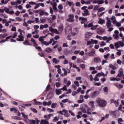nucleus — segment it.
Returning <instances> with one entry per match:
<instances>
[{
  "label": "nucleus",
  "mask_w": 124,
  "mask_h": 124,
  "mask_svg": "<svg viewBox=\"0 0 124 124\" xmlns=\"http://www.w3.org/2000/svg\"><path fill=\"white\" fill-rule=\"evenodd\" d=\"M96 102L99 107L101 108H104L105 106H106V104H107V102L105 101L104 99H102L100 97H98L96 98Z\"/></svg>",
  "instance_id": "obj_1"
},
{
  "label": "nucleus",
  "mask_w": 124,
  "mask_h": 124,
  "mask_svg": "<svg viewBox=\"0 0 124 124\" xmlns=\"http://www.w3.org/2000/svg\"><path fill=\"white\" fill-rule=\"evenodd\" d=\"M114 46L116 49H118L120 47H124V43L122 41H119L117 43H114Z\"/></svg>",
  "instance_id": "obj_2"
},
{
  "label": "nucleus",
  "mask_w": 124,
  "mask_h": 124,
  "mask_svg": "<svg viewBox=\"0 0 124 124\" xmlns=\"http://www.w3.org/2000/svg\"><path fill=\"white\" fill-rule=\"evenodd\" d=\"M68 18L67 19L68 22H70L71 23L74 22V15L69 14L68 16Z\"/></svg>",
  "instance_id": "obj_3"
},
{
  "label": "nucleus",
  "mask_w": 124,
  "mask_h": 124,
  "mask_svg": "<svg viewBox=\"0 0 124 124\" xmlns=\"http://www.w3.org/2000/svg\"><path fill=\"white\" fill-rule=\"evenodd\" d=\"M87 108H88V106L86 104H84L82 106V107L80 108V110L83 112V113H87Z\"/></svg>",
  "instance_id": "obj_4"
},
{
  "label": "nucleus",
  "mask_w": 124,
  "mask_h": 124,
  "mask_svg": "<svg viewBox=\"0 0 124 124\" xmlns=\"http://www.w3.org/2000/svg\"><path fill=\"white\" fill-rule=\"evenodd\" d=\"M78 20L79 21H82L81 22V24H85L86 22L88 21V19L86 18H85L84 17L80 16L78 18Z\"/></svg>",
  "instance_id": "obj_5"
},
{
  "label": "nucleus",
  "mask_w": 124,
  "mask_h": 124,
  "mask_svg": "<svg viewBox=\"0 0 124 124\" xmlns=\"http://www.w3.org/2000/svg\"><path fill=\"white\" fill-rule=\"evenodd\" d=\"M99 94V91H94L92 93V97L93 98H95L97 95Z\"/></svg>",
  "instance_id": "obj_6"
},
{
  "label": "nucleus",
  "mask_w": 124,
  "mask_h": 124,
  "mask_svg": "<svg viewBox=\"0 0 124 124\" xmlns=\"http://www.w3.org/2000/svg\"><path fill=\"white\" fill-rule=\"evenodd\" d=\"M109 113L110 114V116H111V117H112V118H116V116H117L116 114V111H112V110H109L108 111Z\"/></svg>",
  "instance_id": "obj_7"
},
{
  "label": "nucleus",
  "mask_w": 124,
  "mask_h": 124,
  "mask_svg": "<svg viewBox=\"0 0 124 124\" xmlns=\"http://www.w3.org/2000/svg\"><path fill=\"white\" fill-rule=\"evenodd\" d=\"M123 76H124V70L123 69H120L117 77H122Z\"/></svg>",
  "instance_id": "obj_8"
},
{
  "label": "nucleus",
  "mask_w": 124,
  "mask_h": 124,
  "mask_svg": "<svg viewBox=\"0 0 124 124\" xmlns=\"http://www.w3.org/2000/svg\"><path fill=\"white\" fill-rule=\"evenodd\" d=\"M94 62H96L97 63H99L101 62V59L99 57H95L94 58Z\"/></svg>",
  "instance_id": "obj_9"
},
{
  "label": "nucleus",
  "mask_w": 124,
  "mask_h": 124,
  "mask_svg": "<svg viewBox=\"0 0 124 124\" xmlns=\"http://www.w3.org/2000/svg\"><path fill=\"white\" fill-rule=\"evenodd\" d=\"M18 38H16V41H19V42H22L24 41V36L19 35L18 36Z\"/></svg>",
  "instance_id": "obj_10"
},
{
  "label": "nucleus",
  "mask_w": 124,
  "mask_h": 124,
  "mask_svg": "<svg viewBox=\"0 0 124 124\" xmlns=\"http://www.w3.org/2000/svg\"><path fill=\"white\" fill-rule=\"evenodd\" d=\"M23 44L24 45H25V46H31V44H30V41H29L28 40H25L24 42H23Z\"/></svg>",
  "instance_id": "obj_11"
},
{
  "label": "nucleus",
  "mask_w": 124,
  "mask_h": 124,
  "mask_svg": "<svg viewBox=\"0 0 124 124\" xmlns=\"http://www.w3.org/2000/svg\"><path fill=\"white\" fill-rule=\"evenodd\" d=\"M41 124H49V122L47 119H42L41 120Z\"/></svg>",
  "instance_id": "obj_12"
},
{
  "label": "nucleus",
  "mask_w": 124,
  "mask_h": 124,
  "mask_svg": "<svg viewBox=\"0 0 124 124\" xmlns=\"http://www.w3.org/2000/svg\"><path fill=\"white\" fill-rule=\"evenodd\" d=\"M98 23V24H100V25H103V24H105V20L101 18H99Z\"/></svg>",
  "instance_id": "obj_13"
},
{
  "label": "nucleus",
  "mask_w": 124,
  "mask_h": 124,
  "mask_svg": "<svg viewBox=\"0 0 124 124\" xmlns=\"http://www.w3.org/2000/svg\"><path fill=\"white\" fill-rule=\"evenodd\" d=\"M106 26L107 27H108V28H109V27H111V26H112V25L111 24V20L110 19V18H109L107 20Z\"/></svg>",
  "instance_id": "obj_14"
},
{
  "label": "nucleus",
  "mask_w": 124,
  "mask_h": 124,
  "mask_svg": "<svg viewBox=\"0 0 124 124\" xmlns=\"http://www.w3.org/2000/svg\"><path fill=\"white\" fill-rule=\"evenodd\" d=\"M51 107L52 109H54V108H56V107H59V105H58V104H57V103H52L51 104Z\"/></svg>",
  "instance_id": "obj_15"
},
{
  "label": "nucleus",
  "mask_w": 124,
  "mask_h": 124,
  "mask_svg": "<svg viewBox=\"0 0 124 124\" xmlns=\"http://www.w3.org/2000/svg\"><path fill=\"white\" fill-rule=\"evenodd\" d=\"M94 101H91L89 103V105L92 107V108H94Z\"/></svg>",
  "instance_id": "obj_16"
},
{
  "label": "nucleus",
  "mask_w": 124,
  "mask_h": 124,
  "mask_svg": "<svg viewBox=\"0 0 124 124\" xmlns=\"http://www.w3.org/2000/svg\"><path fill=\"white\" fill-rule=\"evenodd\" d=\"M97 32H98V33H103L104 30L103 29L97 28Z\"/></svg>",
  "instance_id": "obj_17"
},
{
  "label": "nucleus",
  "mask_w": 124,
  "mask_h": 124,
  "mask_svg": "<svg viewBox=\"0 0 124 124\" xmlns=\"http://www.w3.org/2000/svg\"><path fill=\"white\" fill-rule=\"evenodd\" d=\"M94 54H95V50H93L89 53V56H90V57H93L94 55Z\"/></svg>",
  "instance_id": "obj_18"
},
{
  "label": "nucleus",
  "mask_w": 124,
  "mask_h": 124,
  "mask_svg": "<svg viewBox=\"0 0 124 124\" xmlns=\"http://www.w3.org/2000/svg\"><path fill=\"white\" fill-rule=\"evenodd\" d=\"M52 62L54 63H55V64H58V63L60 62V60H57V58H53Z\"/></svg>",
  "instance_id": "obj_19"
},
{
  "label": "nucleus",
  "mask_w": 124,
  "mask_h": 124,
  "mask_svg": "<svg viewBox=\"0 0 124 124\" xmlns=\"http://www.w3.org/2000/svg\"><path fill=\"white\" fill-rule=\"evenodd\" d=\"M7 35H8V34L7 33H4L3 34H0V38H1V39L5 38V37H6Z\"/></svg>",
  "instance_id": "obj_20"
},
{
  "label": "nucleus",
  "mask_w": 124,
  "mask_h": 124,
  "mask_svg": "<svg viewBox=\"0 0 124 124\" xmlns=\"http://www.w3.org/2000/svg\"><path fill=\"white\" fill-rule=\"evenodd\" d=\"M62 91L61 90V89H56V94H57L58 95H60V94H62Z\"/></svg>",
  "instance_id": "obj_21"
},
{
  "label": "nucleus",
  "mask_w": 124,
  "mask_h": 124,
  "mask_svg": "<svg viewBox=\"0 0 124 124\" xmlns=\"http://www.w3.org/2000/svg\"><path fill=\"white\" fill-rule=\"evenodd\" d=\"M46 52H47V53H52V52H53V49L50 47H47L46 49Z\"/></svg>",
  "instance_id": "obj_22"
},
{
  "label": "nucleus",
  "mask_w": 124,
  "mask_h": 124,
  "mask_svg": "<svg viewBox=\"0 0 124 124\" xmlns=\"http://www.w3.org/2000/svg\"><path fill=\"white\" fill-rule=\"evenodd\" d=\"M91 36H92V35L91 34V33H90V32H87L86 33L85 38H90V37H91Z\"/></svg>",
  "instance_id": "obj_23"
},
{
  "label": "nucleus",
  "mask_w": 124,
  "mask_h": 124,
  "mask_svg": "<svg viewBox=\"0 0 124 124\" xmlns=\"http://www.w3.org/2000/svg\"><path fill=\"white\" fill-rule=\"evenodd\" d=\"M91 42L92 44H97V43H98V41L96 40H93V39H91Z\"/></svg>",
  "instance_id": "obj_24"
},
{
  "label": "nucleus",
  "mask_w": 124,
  "mask_h": 124,
  "mask_svg": "<svg viewBox=\"0 0 124 124\" xmlns=\"http://www.w3.org/2000/svg\"><path fill=\"white\" fill-rule=\"evenodd\" d=\"M9 1H10V0H6L5 1H4V0H3L1 1V3H2V4H7Z\"/></svg>",
  "instance_id": "obj_25"
},
{
  "label": "nucleus",
  "mask_w": 124,
  "mask_h": 124,
  "mask_svg": "<svg viewBox=\"0 0 124 124\" xmlns=\"http://www.w3.org/2000/svg\"><path fill=\"white\" fill-rule=\"evenodd\" d=\"M51 116H53V115L52 114H48L47 116L45 115L44 118L45 119H47V118H48L49 120H50V119H51Z\"/></svg>",
  "instance_id": "obj_26"
},
{
  "label": "nucleus",
  "mask_w": 124,
  "mask_h": 124,
  "mask_svg": "<svg viewBox=\"0 0 124 124\" xmlns=\"http://www.w3.org/2000/svg\"><path fill=\"white\" fill-rule=\"evenodd\" d=\"M30 124H36V121L35 120H30Z\"/></svg>",
  "instance_id": "obj_27"
},
{
  "label": "nucleus",
  "mask_w": 124,
  "mask_h": 124,
  "mask_svg": "<svg viewBox=\"0 0 124 124\" xmlns=\"http://www.w3.org/2000/svg\"><path fill=\"white\" fill-rule=\"evenodd\" d=\"M39 41L41 42L42 44H43V42H44V39L43 38V36H41L39 38Z\"/></svg>",
  "instance_id": "obj_28"
},
{
  "label": "nucleus",
  "mask_w": 124,
  "mask_h": 124,
  "mask_svg": "<svg viewBox=\"0 0 124 124\" xmlns=\"http://www.w3.org/2000/svg\"><path fill=\"white\" fill-rule=\"evenodd\" d=\"M41 24H45L46 23V18H42L40 20Z\"/></svg>",
  "instance_id": "obj_29"
},
{
  "label": "nucleus",
  "mask_w": 124,
  "mask_h": 124,
  "mask_svg": "<svg viewBox=\"0 0 124 124\" xmlns=\"http://www.w3.org/2000/svg\"><path fill=\"white\" fill-rule=\"evenodd\" d=\"M98 12H102V11H104L105 10V8L101 7L97 9Z\"/></svg>",
  "instance_id": "obj_30"
},
{
  "label": "nucleus",
  "mask_w": 124,
  "mask_h": 124,
  "mask_svg": "<svg viewBox=\"0 0 124 124\" xmlns=\"http://www.w3.org/2000/svg\"><path fill=\"white\" fill-rule=\"evenodd\" d=\"M104 2L105 1H104V0H98L97 4H99V5L103 4Z\"/></svg>",
  "instance_id": "obj_31"
},
{
  "label": "nucleus",
  "mask_w": 124,
  "mask_h": 124,
  "mask_svg": "<svg viewBox=\"0 0 124 124\" xmlns=\"http://www.w3.org/2000/svg\"><path fill=\"white\" fill-rule=\"evenodd\" d=\"M58 29H59V31H63V26L60 25Z\"/></svg>",
  "instance_id": "obj_32"
},
{
  "label": "nucleus",
  "mask_w": 124,
  "mask_h": 124,
  "mask_svg": "<svg viewBox=\"0 0 124 124\" xmlns=\"http://www.w3.org/2000/svg\"><path fill=\"white\" fill-rule=\"evenodd\" d=\"M46 111H47V112H49V113H53V112H54V110L53 109L50 108H47Z\"/></svg>",
  "instance_id": "obj_33"
},
{
  "label": "nucleus",
  "mask_w": 124,
  "mask_h": 124,
  "mask_svg": "<svg viewBox=\"0 0 124 124\" xmlns=\"http://www.w3.org/2000/svg\"><path fill=\"white\" fill-rule=\"evenodd\" d=\"M109 56H110V53H108L104 56V59H105V60H107Z\"/></svg>",
  "instance_id": "obj_34"
},
{
  "label": "nucleus",
  "mask_w": 124,
  "mask_h": 124,
  "mask_svg": "<svg viewBox=\"0 0 124 124\" xmlns=\"http://www.w3.org/2000/svg\"><path fill=\"white\" fill-rule=\"evenodd\" d=\"M58 121H59V118L58 116L55 117L52 120V122H58Z\"/></svg>",
  "instance_id": "obj_35"
},
{
  "label": "nucleus",
  "mask_w": 124,
  "mask_h": 124,
  "mask_svg": "<svg viewBox=\"0 0 124 124\" xmlns=\"http://www.w3.org/2000/svg\"><path fill=\"white\" fill-rule=\"evenodd\" d=\"M97 27H98V25H96L95 26L93 25L91 29L92 31H94V30H95L97 28Z\"/></svg>",
  "instance_id": "obj_36"
},
{
  "label": "nucleus",
  "mask_w": 124,
  "mask_h": 124,
  "mask_svg": "<svg viewBox=\"0 0 124 124\" xmlns=\"http://www.w3.org/2000/svg\"><path fill=\"white\" fill-rule=\"evenodd\" d=\"M39 14H40V16H43V15L45 14V11L41 10L39 12Z\"/></svg>",
  "instance_id": "obj_37"
},
{
  "label": "nucleus",
  "mask_w": 124,
  "mask_h": 124,
  "mask_svg": "<svg viewBox=\"0 0 124 124\" xmlns=\"http://www.w3.org/2000/svg\"><path fill=\"white\" fill-rule=\"evenodd\" d=\"M111 26H108V27H107V29H108V31H113L114 30V28H113L112 27H110Z\"/></svg>",
  "instance_id": "obj_38"
},
{
  "label": "nucleus",
  "mask_w": 124,
  "mask_h": 124,
  "mask_svg": "<svg viewBox=\"0 0 124 124\" xmlns=\"http://www.w3.org/2000/svg\"><path fill=\"white\" fill-rule=\"evenodd\" d=\"M110 103H114V104H118V101H117L116 100H114V99H111Z\"/></svg>",
  "instance_id": "obj_39"
},
{
  "label": "nucleus",
  "mask_w": 124,
  "mask_h": 124,
  "mask_svg": "<svg viewBox=\"0 0 124 124\" xmlns=\"http://www.w3.org/2000/svg\"><path fill=\"white\" fill-rule=\"evenodd\" d=\"M49 31H51V32H54V31L55 30V29L53 28L52 26H50L49 27Z\"/></svg>",
  "instance_id": "obj_40"
},
{
  "label": "nucleus",
  "mask_w": 124,
  "mask_h": 124,
  "mask_svg": "<svg viewBox=\"0 0 124 124\" xmlns=\"http://www.w3.org/2000/svg\"><path fill=\"white\" fill-rule=\"evenodd\" d=\"M12 119H13L14 120H21V119H20V117H18V116H14V117H12Z\"/></svg>",
  "instance_id": "obj_41"
},
{
  "label": "nucleus",
  "mask_w": 124,
  "mask_h": 124,
  "mask_svg": "<svg viewBox=\"0 0 124 124\" xmlns=\"http://www.w3.org/2000/svg\"><path fill=\"white\" fill-rule=\"evenodd\" d=\"M51 88V86L50 85V84H48L46 87V92H49V91H50V88Z\"/></svg>",
  "instance_id": "obj_42"
},
{
  "label": "nucleus",
  "mask_w": 124,
  "mask_h": 124,
  "mask_svg": "<svg viewBox=\"0 0 124 124\" xmlns=\"http://www.w3.org/2000/svg\"><path fill=\"white\" fill-rule=\"evenodd\" d=\"M113 36L115 40H117L119 38V35L118 34H113Z\"/></svg>",
  "instance_id": "obj_43"
},
{
  "label": "nucleus",
  "mask_w": 124,
  "mask_h": 124,
  "mask_svg": "<svg viewBox=\"0 0 124 124\" xmlns=\"http://www.w3.org/2000/svg\"><path fill=\"white\" fill-rule=\"evenodd\" d=\"M106 45V43L104 41L101 42L100 46L103 47V46H105Z\"/></svg>",
  "instance_id": "obj_44"
},
{
  "label": "nucleus",
  "mask_w": 124,
  "mask_h": 124,
  "mask_svg": "<svg viewBox=\"0 0 124 124\" xmlns=\"http://www.w3.org/2000/svg\"><path fill=\"white\" fill-rule=\"evenodd\" d=\"M62 70L64 71V76H66V75H67V70H66L65 68H63Z\"/></svg>",
  "instance_id": "obj_45"
},
{
  "label": "nucleus",
  "mask_w": 124,
  "mask_h": 124,
  "mask_svg": "<svg viewBox=\"0 0 124 124\" xmlns=\"http://www.w3.org/2000/svg\"><path fill=\"white\" fill-rule=\"evenodd\" d=\"M31 110L32 111V112H33V113H38V111H37V110H36V109H35V108H31Z\"/></svg>",
  "instance_id": "obj_46"
},
{
  "label": "nucleus",
  "mask_w": 124,
  "mask_h": 124,
  "mask_svg": "<svg viewBox=\"0 0 124 124\" xmlns=\"http://www.w3.org/2000/svg\"><path fill=\"white\" fill-rule=\"evenodd\" d=\"M117 51H118V52L116 53L117 56H121V55H122V52H121V50L117 49Z\"/></svg>",
  "instance_id": "obj_47"
},
{
  "label": "nucleus",
  "mask_w": 124,
  "mask_h": 124,
  "mask_svg": "<svg viewBox=\"0 0 124 124\" xmlns=\"http://www.w3.org/2000/svg\"><path fill=\"white\" fill-rule=\"evenodd\" d=\"M117 63H118V64H119V65H121V64H122V63H123V62H122V61H121V60L118 59L117 61Z\"/></svg>",
  "instance_id": "obj_48"
},
{
  "label": "nucleus",
  "mask_w": 124,
  "mask_h": 124,
  "mask_svg": "<svg viewBox=\"0 0 124 124\" xmlns=\"http://www.w3.org/2000/svg\"><path fill=\"white\" fill-rule=\"evenodd\" d=\"M109 66L110 67V68H111V69H116V67L113 65L112 64H109Z\"/></svg>",
  "instance_id": "obj_49"
},
{
  "label": "nucleus",
  "mask_w": 124,
  "mask_h": 124,
  "mask_svg": "<svg viewBox=\"0 0 124 124\" xmlns=\"http://www.w3.org/2000/svg\"><path fill=\"white\" fill-rule=\"evenodd\" d=\"M94 80L95 81L98 82V81H99V78H98V77L97 76H95L94 78Z\"/></svg>",
  "instance_id": "obj_50"
},
{
  "label": "nucleus",
  "mask_w": 124,
  "mask_h": 124,
  "mask_svg": "<svg viewBox=\"0 0 124 124\" xmlns=\"http://www.w3.org/2000/svg\"><path fill=\"white\" fill-rule=\"evenodd\" d=\"M53 32H55L56 34H60V32L59 31H58V29H55Z\"/></svg>",
  "instance_id": "obj_51"
},
{
  "label": "nucleus",
  "mask_w": 124,
  "mask_h": 124,
  "mask_svg": "<svg viewBox=\"0 0 124 124\" xmlns=\"http://www.w3.org/2000/svg\"><path fill=\"white\" fill-rule=\"evenodd\" d=\"M4 10H5L6 13H7V14H8V13H9V8H7V7H5Z\"/></svg>",
  "instance_id": "obj_52"
},
{
  "label": "nucleus",
  "mask_w": 124,
  "mask_h": 124,
  "mask_svg": "<svg viewBox=\"0 0 124 124\" xmlns=\"http://www.w3.org/2000/svg\"><path fill=\"white\" fill-rule=\"evenodd\" d=\"M103 90L105 93H108V87L106 86L103 88Z\"/></svg>",
  "instance_id": "obj_53"
},
{
  "label": "nucleus",
  "mask_w": 124,
  "mask_h": 124,
  "mask_svg": "<svg viewBox=\"0 0 124 124\" xmlns=\"http://www.w3.org/2000/svg\"><path fill=\"white\" fill-rule=\"evenodd\" d=\"M77 62V63H80L81 62H82V59L80 58H78Z\"/></svg>",
  "instance_id": "obj_54"
},
{
  "label": "nucleus",
  "mask_w": 124,
  "mask_h": 124,
  "mask_svg": "<svg viewBox=\"0 0 124 124\" xmlns=\"http://www.w3.org/2000/svg\"><path fill=\"white\" fill-rule=\"evenodd\" d=\"M58 8L60 9V10H62V8H63V6H62V5L60 4L58 6Z\"/></svg>",
  "instance_id": "obj_55"
},
{
  "label": "nucleus",
  "mask_w": 124,
  "mask_h": 124,
  "mask_svg": "<svg viewBox=\"0 0 124 124\" xmlns=\"http://www.w3.org/2000/svg\"><path fill=\"white\" fill-rule=\"evenodd\" d=\"M56 87L57 88H59V87H61V83L57 82L56 83Z\"/></svg>",
  "instance_id": "obj_56"
},
{
  "label": "nucleus",
  "mask_w": 124,
  "mask_h": 124,
  "mask_svg": "<svg viewBox=\"0 0 124 124\" xmlns=\"http://www.w3.org/2000/svg\"><path fill=\"white\" fill-rule=\"evenodd\" d=\"M43 44H44V45H45V46H49V43L45 41L43 42Z\"/></svg>",
  "instance_id": "obj_57"
},
{
  "label": "nucleus",
  "mask_w": 124,
  "mask_h": 124,
  "mask_svg": "<svg viewBox=\"0 0 124 124\" xmlns=\"http://www.w3.org/2000/svg\"><path fill=\"white\" fill-rule=\"evenodd\" d=\"M93 26V23L91 22L89 23L88 25V28H92Z\"/></svg>",
  "instance_id": "obj_58"
},
{
  "label": "nucleus",
  "mask_w": 124,
  "mask_h": 124,
  "mask_svg": "<svg viewBox=\"0 0 124 124\" xmlns=\"http://www.w3.org/2000/svg\"><path fill=\"white\" fill-rule=\"evenodd\" d=\"M74 84L77 86V87H79V81H76L74 82Z\"/></svg>",
  "instance_id": "obj_59"
},
{
  "label": "nucleus",
  "mask_w": 124,
  "mask_h": 124,
  "mask_svg": "<svg viewBox=\"0 0 124 124\" xmlns=\"http://www.w3.org/2000/svg\"><path fill=\"white\" fill-rule=\"evenodd\" d=\"M1 15L4 17V18H5V19H7V18H8V16L6 14H1Z\"/></svg>",
  "instance_id": "obj_60"
},
{
  "label": "nucleus",
  "mask_w": 124,
  "mask_h": 124,
  "mask_svg": "<svg viewBox=\"0 0 124 124\" xmlns=\"http://www.w3.org/2000/svg\"><path fill=\"white\" fill-rule=\"evenodd\" d=\"M66 3H67L69 6H71L72 5V4L73 3V2L71 1H67Z\"/></svg>",
  "instance_id": "obj_61"
},
{
  "label": "nucleus",
  "mask_w": 124,
  "mask_h": 124,
  "mask_svg": "<svg viewBox=\"0 0 124 124\" xmlns=\"http://www.w3.org/2000/svg\"><path fill=\"white\" fill-rule=\"evenodd\" d=\"M84 13H86L88 15H90V13H89V10L86 9L84 11Z\"/></svg>",
  "instance_id": "obj_62"
},
{
  "label": "nucleus",
  "mask_w": 124,
  "mask_h": 124,
  "mask_svg": "<svg viewBox=\"0 0 124 124\" xmlns=\"http://www.w3.org/2000/svg\"><path fill=\"white\" fill-rule=\"evenodd\" d=\"M35 4V6L34 8V9H37V8H38V7H39V4L38 3H36Z\"/></svg>",
  "instance_id": "obj_63"
},
{
  "label": "nucleus",
  "mask_w": 124,
  "mask_h": 124,
  "mask_svg": "<svg viewBox=\"0 0 124 124\" xmlns=\"http://www.w3.org/2000/svg\"><path fill=\"white\" fill-rule=\"evenodd\" d=\"M11 5L14 6V5H17V2H11Z\"/></svg>",
  "instance_id": "obj_64"
}]
</instances>
